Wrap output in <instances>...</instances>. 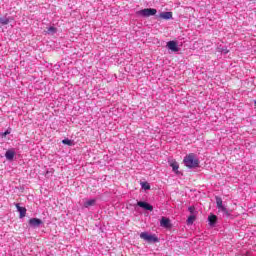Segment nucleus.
I'll return each mask as SVG.
<instances>
[{"instance_id": "1", "label": "nucleus", "mask_w": 256, "mask_h": 256, "mask_svg": "<svg viewBox=\"0 0 256 256\" xmlns=\"http://www.w3.org/2000/svg\"><path fill=\"white\" fill-rule=\"evenodd\" d=\"M183 163L188 169H195V167H199V159H197V156L193 153L188 154L184 160Z\"/></svg>"}, {"instance_id": "2", "label": "nucleus", "mask_w": 256, "mask_h": 256, "mask_svg": "<svg viewBox=\"0 0 256 256\" xmlns=\"http://www.w3.org/2000/svg\"><path fill=\"white\" fill-rule=\"evenodd\" d=\"M140 239L147 241V243H158L159 242V238H157L155 234H149V232L140 233Z\"/></svg>"}, {"instance_id": "3", "label": "nucleus", "mask_w": 256, "mask_h": 256, "mask_svg": "<svg viewBox=\"0 0 256 256\" xmlns=\"http://www.w3.org/2000/svg\"><path fill=\"white\" fill-rule=\"evenodd\" d=\"M216 207L219 213H223V215L229 217V210H227V207L223 205V199H221V197H216Z\"/></svg>"}, {"instance_id": "4", "label": "nucleus", "mask_w": 256, "mask_h": 256, "mask_svg": "<svg viewBox=\"0 0 256 256\" xmlns=\"http://www.w3.org/2000/svg\"><path fill=\"white\" fill-rule=\"evenodd\" d=\"M140 17H151L157 15V9L155 8H145L136 12Z\"/></svg>"}, {"instance_id": "5", "label": "nucleus", "mask_w": 256, "mask_h": 256, "mask_svg": "<svg viewBox=\"0 0 256 256\" xmlns=\"http://www.w3.org/2000/svg\"><path fill=\"white\" fill-rule=\"evenodd\" d=\"M167 49H169L170 51H172V53H178L179 51V46L177 45L176 41H169L166 44Z\"/></svg>"}, {"instance_id": "6", "label": "nucleus", "mask_w": 256, "mask_h": 256, "mask_svg": "<svg viewBox=\"0 0 256 256\" xmlns=\"http://www.w3.org/2000/svg\"><path fill=\"white\" fill-rule=\"evenodd\" d=\"M29 225L30 227H41V225H43V220L39 219V218H31L29 220Z\"/></svg>"}, {"instance_id": "7", "label": "nucleus", "mask_w": 256, "mask_h": 256, "mask_svg": "<svg viewBox=\"0 0 256 256\" xmlns=\"http://www.w3.org/2000/svg\"><path fill=\"white\" fill-rule=\"evenodd\" d=\"M138 207H141L142 209H145V211H153V207L151 204L143 201H138L137 202Z\"/></svg>"}, {"instance_id": "8", "label": "nucleus", "mask_w": 256, "mask_h": 256, "mask_svg": "<svg viewBox=\"0 0 256 256\" xmlns=\"http://www.w3.org/2000/svg\"><path fill=\"white\" fill-rule=\"evenodd\" d=\"M160 226L164 227L165 229H169V227H171V221L169 218L162 217L160 220Z\"/></svg>"}, {"instance_id": "9", "label": "nucleus", "mask_w": 256, "mask_h": 256, "mask_svg": "<svg viewBox=\"0 0 256 256\" xmlns=\"http://www.w3.org/2000/svg\"><path fill=\"white\" fill-rule=\"evenodd\" d=\"M16 209L20 213V219H23L27 215V208L21 207L19 204H16Z\"/></svg>"}, {"instance_id": "10", "label": "nucleus", "mask_w": 256, "mask_h": 256, "mask_svg": "<svg viewBox=\"0 0 256 256\" xmlns=\"http://www.w3.org/2000/svg\"><path fill=\"white\" fill-rule=\"evenodd\" d=\"M159 17L168 21L169 19H173V12H161Z\"/></svg>"}, {"instance_id": "11", "label": "nucleus", "mask_w": 256, "mask_h": 256, "mask_svg": "<svg viewBox=\"0 0 256 256\" xmlns=\"http://www.w3.org/2000/svg\"><path fill=\"white\" fill-rule=\"evenodd\" d=\"M5 157L8 161H13V159L15 158V150L13 149L7 150L5 153Z\"/></svg>"}, {"instance_id": "12", "label": "nucleus", "mask_w": 256, "mask_h": 256, "mask_svg": "<svg viewBox=\"0 0 256 256\" xmlns=\"http://www.w3.org/2000/svg\"><path fill=\"white\" fill-rule=\"evenodd\" d=\"M169 165L172 167V171H174V173H179V163H177V161L169 160Z\"/></svg>"}, {"instance_id": "13", "label": "nucleus", "mask_w": 256, "mask_h": 256, "mask_svg": "<svg viewBox=\"0 0 256 256\" xmlns=\"http://www.w3.org/2000/svg\"><path fill=\"white\" fill-rule=\"evenodd\" d=\"M97 203L96 199H89L84 202L85 209H89V207H93Z\"/></svg>"}, {"instance_id": "14", "label": "nucleus", "mask_w": 256, "mask_h": 256, "mask_svg": "<svg viewBox=\"0 0 256 256\" xmlns=\"http://www.w3.org/2000/svg\"><path fill=\"white\" fill-rule=\"evenodd\" d=\"M208 221H209V225H211V227H213V225H215V223H217V217L215 215H210L208 217Z\"/></svg>"}, {"instance_id": "15", "label": "nucleus", "mask_w": 256, "mask_h": 256, "mask_svg": "<svg viewBox=\"0 0 256 256\" xmlns=\"http://www.w3.org/2000/svg\"><path fill=\"white\" fill-rule=\"evenodd\" d=\"M48 35H55V33H57V29L54 26H51L47 29L46 32Z\"/></svg>"}, {"instance_id": "16", "label": "nucleus", "mask_w": 256, "mask_h": 256, "mask_svg": "<svg viewBox=\"0 0 256 256\" xmlns=\"http://www.w3.org/2000/svg\"><path fill=\"white\" fill-rule=\"evenodd\" d=\"M141 187L142 189H145V191H149V189H151V185H149L147 182H142Z\"/></svg>"}, {"instance_id": "17", "label": "nucleus", "mask_w": 256, "mask_h": 256, "mask_svg": "<svg viewBox=\"0 0 256 256\" xmlns=\"http://www.w3.org/2000/svg\"><path fill=\"white\" fill-rule=\"evenodd\" d=\"M0 25H9V18H0Z\"/></svg>"}, {"instance_id": "18", "label": "nucleus", "mask_w": 256, "mask_h": 256, "mask_svg": "<svg viewBox=\"0 0 256 256\" xmlns=\"http://www.w3.org/2000/svg\"><path fill=\"white\" fill-rule=\"evenodd\" d=\"M193 223H195V216L194 215H191L188 217L187 219V224L188 225H193Z\"/></svg>"}, {"instance_id": "19", "label": "nucleus", "mask_w": 256, "mask_h": 256, "mask_svg": "<svg viewBox=\"0 0 256 256\" xmlns=\"http://www.w3.org/2000/svg\"><path fill=\"white\" fill-rule=\"evenodd\" d=\"M62 143H63V145H68L69 147H71L73 145V141H71L68 138L62 140Z\"/></svg>"}, {"instance_id": "20", "label": "nucleus", "mask_w": 256, "mask_h": 256, "mask_svg": "<svg viewBox=\"0 0 256 256\" xmlns=\"http://www.w3.org/2000/svg\"><path fill=\"white\" fill-rule=\"evenodd\" d=\"M220 51L224 53V55H227V53H229V50L227 48H222Z\"/></svg>"}, {"instance_id": "21", "label": "nucleus", "mask_w": 256, "mask_h": 256, "mask_svg": "<svg viewBox=\"0 0 256 256\" xmlns=\"http://www.w3.org/2000/svg\"><path fill=\"white\" fill-rule=\"evenodd\" d=\"M11 132L9 130H6L3 134L2 137H7Z\"/></svg>"}, {"instance_id": "22", "label": "nucleus", "mask_w": 256, "mask_h": 256, "mask_svg": "<svg viewBox=\"0 0 256 256\" xmlns=\"http://www.w3.org/2000/svg\"><path fill=\"white\" fill-rule=\"evenodd\" d=\"M188 211H190V213H193V211H195V208L192 207V206H190V207L188 208Z\"/></svg>"}]
</instances>
